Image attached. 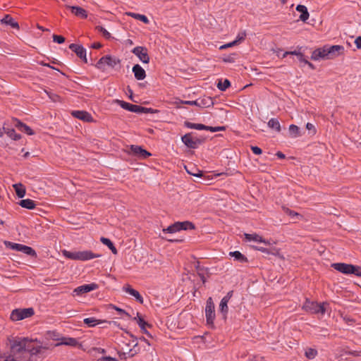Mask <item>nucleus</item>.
Segmentation results:
<instances>
[{
    "label": "nucleus",
    "instance_id": "f257e3e1",
    "mask_svg": "<svg viewBox=\"0 0 361 361\" xmlns=\"http://www.w3.org/2000/svg\"><path fill=\"white\" fill-rule=\"evenodd\" d=\"M33 340L27 337H11L8 338L7 345L10 353H1L0 359L4 361H30V355L41 352L40 345H34Z\"/></svg>",
    "mask_w": 361,
    "mask_h": 361
},
{
    "label": "nucleus",
    "instance_id": "f03ea898",
    "mask_svg": "<svg viewBox=\"0 0 361 361\" xmlns=\"http://www.w3.org/2000/svg\"><path fill=\"white\" fill-rule=\"evenodd\" d=\"M302 309L311 314L324 315L330 313L329 304L327 302L318 303L306 300L302 305Z\"/></svg>",
    "mask_w": 361,
    "mask_h": 361
},
{
    "label": "nucleus",
    "instance_id": "7ed1b4c3",
    "mask_svg": "<svg viewBox=\"0 0 361 361\" xmlns=\"http://www.w3.org/2000/svg\"><path fill=\"white\" fill-rule=\"evenodd\" d=\"M63 255L68 259L73 260L87 261L94 258L101 257V255L94 254L90 250L74 251L70 252L65 250Z\"/></svg>",
    "mask_w": 361,
    "mask_h": 361
},
{
    "label": "nucleus",
    "instance_id": "20e7f679",
    "mask_svg": "<svg viewBox=\"0 0 361 361\" xmlns=\"http://www.w3.org/2000/svg\"><path fill=\"white\" fill-rule=\"evenodd\" d=\"M120 63V60L110 55H106L102 57L96 64L97 68L102 71L106 70V66L114 68L117 64Z\"/></svg>",
    "mask_w": 361,
    "mask_h": 361
},
{
    "label": "nucleus",
    "instance_id": "39448f33",
    "mask_svg": "<svg viewBox=\"0 0 361 361\" xmlns=\"http://www.w3.org/2000/svg\"><path fill=\"white\" fill-rule=\"evenodd\" d=\"M34 314V310L31 307L25 309H16L11 312V319L13 321H20Z\"/></svg>",
    "mask_w": 361,
    "mask_h": 361
},
{
    "label": "nucleus",
    "instance_id": "423d86ee",
    "mask_svg": "<svg viewBox=\"0 0 361 361\" xmlns=\"http://www.w3.org/2000/svg\"><path fill=\"white\" fill-rule=\"evenodd\" d=\"M5 245L12 250L20 251L30 256H35L36 255L35 251L32 247L25 245L11 242H5Z\"/></svg>",
    "mask_w": 361,
    "mask_h": 361
},
{
    "label": "nucleus",
    "instance_id": "0eeeda50",
    "mask_svg": "<svg viewBox=\"0 0 361 361\" xmlns=\"http://www.w3.org/2000/svg\"><path fill=\"white\" fill-rule=\"evenodd\" d=\"M233 290L227 293V294L221 299L219 304V312L221 314L224 320L226 319L228 312V303L233 295Z\"/></svg>",
    "mask_w": 361,
    "mask_h": 361
},
{
    "label": "nucleus",
    "instance_id": "6e6552de",
    "mask_svg": "<svg viewBox=\"0 0 361 361\" xmlns=\"http://www.w3.org/2000/svg\"><path fill=\"white\" fill-rule=\"evenodd\" d=\"M214 304L212 298H209L207 300L206 307H205V316L207 319V322L209 324H212L214 323V320L215 318V310H214Z\"/></svg>",
    "mask_w": 361,
    "mask_h": 361
},
{
    "label": "nucleus",
    "instance_id": "1a4fd4ad",
    "mask_svg": "<svg viewBox=\"0 0 361 361\" xmlns=\"http://www.w3.org/2000/svg\"><path fill=\"white\" fill-rule=\"evenodd\" d=\"M128 152L139 159H146L151 156L149 152L138 145H131Z\"/></svg>",
    "mask_w": 361,
    "mask_h": 361
},
{
    "label": "nucleus",
    "instance_id": "9d476101",
    "mask_svg": "<svg viewBox=\"0 0 361 361\" xmlns=\"http://www.w3.org/2000/svg\"><path fill=\"white\" fill-rule=\"evenodd\" d=\"M182 142L189 148L195 149L200 144L201 141L193 137L192 133H187L181 137Z\"/></svg>",
    "mask_w": 361,
    "mask_h": 361
},
{
    "label": "nucleus",
    "instance_id": "9b49d317",
    "mask_svg": "<svg viewBox=\"0 0 361 361\" xmlns=\"http://www.w3.org/2000/svg\"><path fill=\"white\" fill-rule=\"evenodd\" d=\"M132 52L137 56L142 63H148L149 62L147 48L144 47H136L132 50Z\"/></svg>",
    "mask_w": 361,
    "mask_h": 361
},
{
    "label": "nucleus",
    "instance_id": "f8f14e48",
    "mask_svg": "<svg viewBox=\"0 0 361 361\" xmlns=\"http://www.w3.org/2000/svg\"><path fill=\"white\" fill-rule=\"evenodd\" d=\"M327 59H331L341 55L344 51V47L341 45H326Z\"/></svg>",
    "mask_w": 361,
    "mask_h": 361
},
{
    "label": "nucleus",
    "instance_id": "ddd939ff",
    "mask_svg": "<svg viewBox=\"0 0 361 361\" xmlns=\"http://www.w3.org/2000/svg\"><path fill=\"white\" fill-rule=\"evenodd\" d=\"M69 49L74 51L78 57L87 63V60L86 57V49L82 46L71 44L69 46Z\"/></svg>",
    "mask_w": 361,
    "mask_h": 361
},
{
    "label": "nucleus",
    "instance_id": "4468645a",
    "mask_svg": "<svg viewBox=\"0 0 361 361\" xmlns=\"http://www.w3.org/2000/svg\"><path fill=\"white\" fill-rule=\"evenodd\" d=\"M327 56V48L326 46H324L322 48L315 49L312 54L311 59L314 61H318L320 59H328Z\"/></svg>",
    "mask_w": 361,
    "mask_h": 361
},
{
    "label": "nucleus",
    "instance_id": "2eb2a0df",
    "mask_svg": "<svg viewBox=\"0 0 361 361\" xmlns=\"http://www.w3.org/2000/svg\"><path fill=\"white\" fill-rule=\"evenodd\" d=\"M98 288L97 284L96 283H90V284H85L80 286H78L74 290V292L77 295H82L84 293H89L90 291L94 290Z\"/></svg>",
    "mask_w": 361,
    "mask_h": 361
},
{
    "label": "nucleus",
    "instance_id": "dca6fc26",
    "mask_svg": "<svg viewBox=\"0 0 361 361\" xmlns=\"http://www.w3.org/2000/svg\"><path fill=\"white\" fill-rule=\"evenodd\" d=\"M331 267L336 270L345 274H350L351 273V269L353 268V264H348L345 263H334L332 264Z\"/></svg>",
    "mask_w": 361,
    "mask_h": 361
},
{
    "label": "nucleus",
    "instance_id": "f3484780",
    "mask_svg": "<svg viewBox=\"0 0 361 361\" xmlns=\"http://www.w3.org/2000/svg\"><path fill=\"white\" fill-rule=\"evenodd\" d=\"M116 103H118L123 109H126L129 111H131V112H135V113H140V110L141 109H140V106H137V105H134V104H131L130 103H128L126 102H124V101H121V100H116Z\"/></svg>",
    "mask_w": 361,
    "mask_h": 361
},
{
    "label": "nucleus",
    "instance_id": "a211bd4d",
    "mask_svg": "<svg viewBox=\"0 0 361 361\" xmlns=\"http://www.w3.org/2000/svg\"><path fill=\"white\" fill-rule=\"evenodd\" d=\"M133 72L135 78L138 80H143L146 77L145 71L139 64H136L133 67Z\"/></svg>",
    "mask_w": 361,
    "mask_h": 361
},
{
    "label": "nucleus",
    "instance_id": "6ab92c4d",
    "mask_svg": "<svg viewBox=\"0 0 361 361\" xmlns=\"http://www.w3.org/2000/svg\"><path fill=\"white\" fill-rule=\"evenodd\" d=\"M123 289L126 293L135 297L136 298V300L137 301H139L140 303L143 302V298L141 296V295L139 293L138 291L133 289L130 286H129V285L125 286H123Z\"/></svg>",
    "mask_w": 361,
    "mask_h": 361
},
{
    "label": "nucleus",
    "instance_id": "aec40b11",
    "mask_svg": "<svg viewBox=\"0 0 361 361\" xmlns=\"http://www.w3.org/2000/svg\"><path fill=\"white\" fill-rule=\"evenodd\" d=\"M68 8L70 9L72 13L78 17L81 18H86L87 17V11L81 7L70 6Z\"/></svg>",
    "mask_w": 361,
    "mask_h": 361
},
{
    "label": "nucleus",
    "instance_id": "412c9836",
    "mask_svg": "<svg viewBox=\"0 0 361 361\" xmlns=\"http://www.w3.org/2000/svg\"><path fill=\"white\" fill-rule=\"evenodd\" d=\"M14 126L20 131L27 133V135H33V130L25 123L20 122L18 119L14 120Z\"/></svg>",
    "mask_w": 361,
    "mask_h": 361
},
{
    "label": "nucleus",
    "instance_id": "4be33fe9",
    "mask_svg": "<svg viewBox=\"0 0 361 361\" xmlns=\"http://www.w3.org/2000/svg\"><path fill=\"white\" fill-rule=\"evenodd\" d=\"M72 115L80 119V120H82L83 121H90L92 120V116L91 115L86 112V111H73L72 112Z\"/></svg>",
    "mask_w": 361,
    "mask_h": 361
},
{
    "label": "nucleus",
    "instance_id": "5701e85b",
    "mask_svg": "<svg viewBox=\"0 0 361 361\" xmlns=\"http://www.w3.org/2000/svg\"><path fill=\"white\" fill-rule=\"evenodd\" d=\"M245 238L248 241H255L257 243H263L264 244H268V243L265 240H264L262 236L257 233H245Z\"/></svg>",
    "mask_w": 361,
    "mask_h": 361
},
{
    "label": "nucleus",
    "instance_id": "b1692460",
    "mask_svg": "<svg viewBox=\"0 0 361 361\" xmlns=\"http://www.w3.org/2000/svg\"><path fill=\"white\" fill-rule=\"evenodd\" d=\"M289 135L291 137L296 138L302 136V133L298 126L295 125H290L288 128Z\"/></svg>",
    "mask_w": 361,
    "mask_h": 361
},
{
    "label": "nucleus",
    "instance_id": "393cba45",
    "mask_svg": "<svg viewBox=\"0 0 361 361\" xmlns=\"http://www.w3.org/2000/svg\"><path fill=\"white\" fill-rule=\"evenodd\" d=\"M4 133H6L10 138L13 140H18L21 138V135L16 133L15 130L11 128H3Z\"/></svg>",
    "mask_w": 361,
    "mask_h": 361
},
{
    "label": "nucleus",
    "instance_id": "a878e982",
    "mask_svg": "<svg viewBox=\"0 0 361 361\" xmlns=\"http://www.w3.org/2000/svg\"><path fill=\"white\" fill-rule=\"evenodd\" d=\"M296 10L301 13V15L300 16V19L302 21H305L309 18V13L307 11V8L306 6L303 5H298L296 7Z\"/></svg>",
    "mask_w": 361,
    "mask_h": 361
},
{
    "label": "nucleus",
    "instance_id": "bb28decb",
    "mask_svg": "<svg viewBox=\"0 0 361 361\" xmlns=\"http://www.w3.org/2000/svg\"><path fill=\"white\" fill-rule=\"evenodd\" d=\"M19 205H20L23 208H26L28 209H32L35 207L36 204L35 202L30 199H25L22 200L19 202Z\"/></svg>",
    "mask_w": 361,
    "mask_h": 361
},
{
    "label": "nucleus",
    "instance_id": "cd10ccee",
    "mask_svg": "<svg viewBox=\"0 0 361 361\" xmlns=\"http://www.w3.org/2000/svg\"><path fill=\"white\" fill-rule=\"evenodd\" d=\"M1 23L6 25H9L13 28L19 27L18 23L16 22L13 20V18L9 15L5 16V17L1 20Z\"/></svg>",
    "mask_w": 361,
    "mask_h": 361
},
{
    "label": "nucleus",
    "instance_id": "c85d7f7f",
    "mask_svg": "<svg viewBox=\"0 0 361 361\" xmlns=\"http://www.w3.org/2000/svg\"><path fill=\"white\" fill-rule=\"evenodd\" d=\"M18 197H23L25 195V188L21 183H16L13 185Z\"/></svg>",
    "mask_w": 361,
    "mask_h": 361
},
{
    "label": "nucleus",
    "instance_id": "c756f323",
    "mask_svg": "<svg viewBox=\"0 0 361 361\" xmlns=\"http://www.w3.org/2000/svg\"><path fill=\"white\" fill-rule=\"evenodd\" d=\"M184 124L188 128L196 129V130H202L206 129L207 128V126H204L203 124L193 123H190L189 121H185Z\"/></svg>",
    "mask_w": 361,
    "mask_h": 361
},
{
    "label": "nucleus",
    "instance_id": "7c9ffc66",
    "mask_svg": "<svg viewBox=\"0 0 361 361\" xmlns=\"http://www.w3.org/2000/svg\"><path fill=\"white\" fill-rule=\"evenodd\" d=\"M180 231H181V228L179 224V221L176 222L173 225L169 226L168 228L163 229L164 233L167 232L171 233H176Z\"/></svg>",
    "mask_w": 361,
    "mask_h": 361
},
{
    "label": "nucleus",
    "instance_id": "2f4dec72",
    "mask_svg": "<svg viewBox=\"0 0 361 361\" xmlns=\"http://www.w3.org/2000/svg\"><path fill=\"white\" fill-rule=\"evenodd\" d=\"M100 240L104 245H106L112 251L114 254L117 253L116 248L114 245L113 243L109 238L102 237Z\"/></svg>",
    "mask_w": 361,
    "mask_h": 361
},
{
    "label": "nucleus",
    "instance_id": "473e14b6",
    "mask_svg": "<svg viewBox=\"0 0 361 361\" xmlns=\"http://www.w3.org/2000/svg\"><path fill=\"white\" fill-rule=\"evenodd\" d=\"M268 126L270 128L276 130L277 132L281 131V125L276 118H271L268 122Z\"/></svg>",
    "mask_w": 361,
    "mask_h": 361
},
{
    "label": "nucleus",
    "instance_id": "72a5a7b5",
    "mask_svg": "<svg viewBox=\"0 0 361 361\" xmlns=\"http://www.w3.org/2000/svg\"><path fill=\"white\" fill-rule=\"evenodd\" d=\"M245 37V35L244 33L239 34L235 40L233 41L232 42H230L225 45L221 46V49L233 47V46L237 44L240 41L243 40Z\"/></svg>",
    "mask_w": 361,
    "mask_h": 361
},
{
    "label": "nucleus",
    "instance_id": "f704fd0d",
    "mask_svg": "<svg viewBox=\"0 0 361 361\" xmlns=\"http://www.w3.org/2000/svg\"><path fill=\"white\" fill-rule=\"evenodd\" d=\"M128 15L134 18L135 19H137V20H139L143 22L145 24H147L149 23L148 18L145 15L135 13H128Z\"/></svg>",
    "mask_w": 361,
    "mask_h": 361
},
{
    "label": "nucleus",
    "instance_id": "c9c22d12",
    "mask_svg": "<svg viewBox=\"0 0 361 361\" xmlns=\"http://www.w3.org/2000/svg\"><path fill=\"white\" fill-rule=\"evenodd\" d=\"M229 255L234 257L236 260L243 262H247V258L242 255L239 251L231 252Z\"/></svg>",
    "mask_w": 361,
    "mask_h": 361
},
{
    "label": "nucleus",
    "instance_id": "e433bc0d",
    "mask_svg": "<svg viewBox=\"0 0 361 361\" xmlns=\"http://www.w3.org/2000/svg\"><path fill=\"white\" fill-rule=\"evenodd\" d=\"M78 343V341L75 338H63L61 339V344L74 346Z\"/></svg>",
    "mask_w": 361,
    "mask_h": 361
},
{
    "label": "nucleus",
    "instance_id": "4c0bfd02",
    "mask_svg": "<svg viewBox=\"0 0 361 361\" xmlns=\"http://www.w3.org/2000/svg\"><path fill=\"white\" fill-rule=\"evenodd\" d=\"M230 85L231 82L227 79H225L224 82L219 80L217 83V87L221 91H225Z\"/></svg>",
    "mask_w": 361,
    "mask_h": 361
},
{
    "label": "nucleus",
    "instance_id": "58836bf2",
    "mask_svg": "<svg viewBox=\"0 0 361 361\" xmlns=\"http://www.w3.org/2000/svg\"><path fill=\"white\" fill-rule=\"evenodd\" d=\"M84 323L87 324L90 327L95 326L96 325L99 324L100 322L96 319L94 317H89L85 318L83 320Z\"/></svg>",
    "mask_w": 361,
    "mask_h": 361
},
{
    "label": "nucleus",
    "instance_id": "ea45409f",
    "mask_svg": "<svg viewBox=\"0 0 361 361\" xmlns=\"http://www.w3.org/2000/svg\"><path fill=\"white\" fill-rule=\"evenodd\" d=\"M179 224H180L181 230H188V229H194L195 228L194 224L190 221H183V222L179 221Z\"/></svg>",
    "mask_w": 361,
    "mask_h": 361
},
{
    "label": "nucleus",
    "instance_id": "a19ab883",
    "mask_svg": "<svg viewBox=\"0 0 361 361\" xmlns=\"http://www.w3.org/2000/svg\"><path fill=\"white\" fill-rule=\"evenodd\" d=\"M317 352L312 348H308L305 350V355L309 359H313L316 357Z\"/></svg>",
    "mask_w": 361,
    "mask_h": 361
},
{
    "label": "nucleus",
    "instance_id": "79ce46f5",
    "mask_svg": "<svg viewBox=\"0 0 361 361\" xmlns=\"http://www.w3.org/2000/svg\"><path fill=\"white\" fill-rule=\"evenodd\" d=\"M202 104L201 106L207 107L213 104L212 99L210 97H207L199 101Z\"/></svg>",
    "mask_w": 361,
    "mask_h": 361
},
{
    "label": "nucleus",
    "instance_id": "37998d69",
    "mask_svg": "<svg viewBox=\"0 0 361 361\" xmlns=\"http://www.w3.org/2000/svg\"><path fill=\"white\" fill-rule=\"evenodd\" d=\"M97 30L101 32L105 38L109 39L111 37V34L104 27L97 26Z\"/></svg>",
    "mask_w": 361,
    "mask_h": 361
},
{
    "label": "nucleus",
    "instance_id": "c03bdc74",
    "mask_svg": "<svg viewBox=\"0 0 361 361\" xmlns=\"http://www.w3.org/2000/svg\"><path fill=\"white\" fill-rule=\"evenodd\" d=\"M134 319L137 321L138 325L140 326V327L141 329H145V327H146V326L147 325V323L145 322L144 321V319L139 316L138 313H137V318L135 317Z\"/></svg>",
    "mask_w": 361,
    "mask_h": 361
},
{
    "label": "nucleus",
    "instance_id": "a18cd8bd",
    "mask_svg": "<svg viewBox=\"0 0 361 361\" xmlns=\"http://www.w3.org/2000/svg\"><path fill=\"white\" fill-rule=\"evenodd\" d=\"M350 274H353L357 276H361V267L359 266L353 265Z\"/></svg>",
    "mask_w": 361,
    "mask_h": 361
},
{
    "label": "nucleus",
    "instance_id": "49530a36",
    "mask_svg": "<svg viewBox=\"0 0 361 361\" xmlns=\"http://www.w3.org/2000/svg\"><path fill=\"white\" fill-rule=\"evenodd\" d=\"M53 40L54 42H56L58 44H62L65 42V38L63 36L61 35H53Z\"/></svg>",
    "mask_w": 361,
    "mask_h": 361
},
{
    "label": "nucleus",
    "instance_id": "de8ad7c7",
    "mask_svg": "<svg viewBox=\"0 0 361 361\" xmlns=\"http://www.w3.org/2000/svg\"><path fill=\"white\" fill-rule=\"evenodd\" d=\"M131 351H132V350H130L128 352L123 351V352L119 353V357L121 360L126 359L127 358V356H126L127 354H129V357H133L135 353H131L130 354Z\"/></svg>",
    "mask_w": 361,
    "mask_h": 361
},
{
    "label": "nucleus",
    "instance_id": "09e8293b",
    "mask_svg": "<svg viewBox=\"0 0 361 361\" xmlns=\"http://www.w3.org/2000/svg\"><path fill=\"white\" fill-rule=\"evenodd\" d=\"M183 104H188V105H191V106H201L202 104L200 103L199 100H195V101H184L183 102Z\"/></svg>",
    "mask_w": 361,
    "mask_h": 361
},
{
    "label": "nucleus",
    "instance_id": "8fccbe9b",
    "mask_svg": "<svg viewBox=\"0 0 361 361\" xmlns=\"http://www.w3.org/2000/svg\"><path fill=\"white\" fill-rule=\"evenodd\" d=\"M306 128L312 134H315L316 129L312 123H307L306 124Z\"/></svg>",
    "mask_w": 361,
    "mask_h": 361
},
{
    "label": "nucleus",
    "instance_id": "3c124183",
    "mask_svg": "<svg viewBox=\"0 0 361 361\" xmlns=\"http://www.w3.org/2000/svg\"><path fill=\"white\" fill-rule=\"evenodd\" d=\"M283 211L285 213H286L287 214L290 215V216H298L299 214L296 212H294L291 210H290L288 208H286V207H283Z\"/></svg>",
    "mask_w": 361,
    "mask_h": 361
},
{
    "label": "nucleus",
    "instance_id": "603ef678",
    "mask_svg": "<svg viewBox=\"0 0 361 361\" xmlns=\"http://www.w3.org/2000/svg\"><path fill=\"white\" fill-rule=\"evenodd\" d=\"M224 129V127H211V126H207V128L205 130H209L211 132H218V131L223 130Z\"/></svg>",
    "mask_w": 361,
    "mask_h": 361
},
{
    "label": "nucleus",
    "instance_id": "864d4df0",
    "mask_svg": "<svg viewBox=\"0 0 361 361\" xmlns=\"http://www.w3.org/2000/svg\"><path fill=\"white\" fill-rule=\"evenodd\" d=\"M251 150L252 151V152L254 154H258V155L261 154L262 152V149L259 147H257V146H252L251 147Z\"/></svg>",
    "mask_w": 361,
    "mask_h": 361
},
{
    "label": "nucleus",
    "instance_id": "5fc2aeb1",
    "mask_svg": "<svg viewBox=\"0 0 361 361\" xmlns=\"http://www.w3.org/2000/svg\"><path fill=\"white\" fill-rule=\"evenodd\" d=\"M140 109H142L140 110L139 114H141V113L147 114V113H153L154 112V110L151 108H146V107L140 106Z\"/></svg>",
    "mask_w": 361,
    "mask_h": 361
},
{
    "label": "nucleus",
    "instance_id": "6e6d98bb",
    "mask_svg": "<svg viewBox=\"0 0 361 361\" xmlns=\"http://www.w3.org/2000/svg\"><path fill=\"white\" fill-rule=\"evenodd\" d=\"M97 361H117V360L111 357H103L98 359Z\"/></svg>",
    "mask_w": 361,
    "mask_h": 361
},
{
    "label": "nucleus",
    "instance_id": "4d7b16f0",
    "mask_svg": "<svg viewBox=\"0 0 361 361\" xmlns=\"http://www.w3.org/2000/svg\"><path fill=\"white\" fill-rule=\"evenodd\" d=\"M355 44L358 49H361V36L357 37L355 40Z\"/></svg>",
    "mask_w": 361,
    "mask_h": 361
},
{
    "label": "nucleus",
    "instance_id": "13d9d810",
    "mask_svg": "<svg viewBox=\"0 0 361 361\" xmlns=\"http://www.w3.org/2000/svg\"><path fill=\"white\" fill-rule=\"evenodd\" d=\"M298 60H299L300 62L304 63L305 64L306 63H308V61H307V60L304 58V56H303L302 54H301V53L298 54Z\"/></svg>",
    "mask_w": 361,
    "mask_h": 361
},
{
    "label": "nucleus",
    "instance_id": "bf43d9fd",
    "mask_svg": "<svg viewBox=\"0 0 361 361\" xmlns=\"http://www.w3.org/2000/svg\"><path fill=\"white\" fill-rule=\"evenodd\" d=\"M116 310L118 312H120V314H121V317H123V315H125V316H126L127 317H130V315H129L127 312H126L123 310H121V309L118 308V307H116Z\"/></svg>",
    "mask_w": 361,
    "mask_h": 361
},
{
    "label": "nucleus",
    "instance_id": "052dcab7",
    "mask_svg": "<svg viewBox=\"0 0 361 361\" xmlns=\"http://www.w3.org/2000/svg\"><path fill=\"white\" fill-rule=\"evenodd\" d=\"M300 54V52H297L296 51H286L283 54V58L286 57L288 54L295 55L298 56V54Z\"/></svg>",
    "mask_w": 361,
    "mask_h": 361
},
{
    "label": "nucleus",
    "instance_id": "680f3d73",
    "mask_svg": "<svg viewBox=\"0 0 361 361\" xmlns=\"http://www.w3.org/2000/svg\"><path fill=\"white\" fill-rule=\"evenodd\" d=\"M188 172L190 174H191V175H192V176H196V177H202V175H203L202 172V171H197V173H192V172H190V171H188Z\"/></svg>",
    "mask_w": 361,
    "mask_h": 361
},
{
    "label": "nucleus",
    "instance_id": "e2e57ef3",
    "mask_svg": "<svg viewBox=\"0 0 361 361\" xmlns=\"http://www.w3.org/2000/svg\"><path fill=\"white\" fill-rule=\"evenodd\" d=\"M92 47L93 49H99L100 47H102V44L99 42L94 43L92 45Z\"/></svg>",
    "mask_w": 361,
    "mask_h": 361
},
{
    "label": "nucleus",
    "instance_id": "0e129e2a",
    "mask_svg": "<svg viewBox=\"0 0 361 361\" xmlns=\"http://www.w3.org/2000/svg\"><path fill=\"white\" fill-rule=\"evenodd\" d=\"M276 156L278 157H279L280 159H283L285 157V155L282 152H278L276 153Z\"/></svg>",
    "mask_w": 361,
    "mask_h": 361
},
{
    "label": "nucleus",
    "instance_id": "69168bd1",
    "mask_svg": "<svg viewBox=\"0 0 361 361\" xmlns=\"http://www.w3.org/2000/svg\"><path fill=\"white\" fill-rule=\"evenodd\" d=\"M257 249L258 250H259V251L263 252H267V249H266V248H264V247H257Z\"/></svg>",
    "mask_w": 361,
    "mask_h": 361
},
{
    "label": "nucleus",
    "instance_id": "338daca9",
    "mask_svg": "<svg viewBox=\"0 0 361 361\" xmlns=\"http://www.w3.org/2000/svg\"><path fill=\"white\" fill-rule=\"evenodd\" d=\"M305 64H307L310 68H311L312 69H314V66L310 62L308 61V63H306Z\"/></svg>",
    "mask_w": 361,
    "mask_h": 361
},
{
    "label": "nucleus",
    "instance_id": "774afa93",
    "mask_svg": "<svg viewBox=\"0 0 361 361\" xmlns=\"http://www.w3.org/2000/svg\"><path fill=\"white\" fill-rule=\"evenodd\" d=\"M142 329V332H143V333H145V334H148V331L146 330V329H145H145Z\"/></svg>",
    "mask_w": 361,
    "mask_h": 361
}]
</instances>
